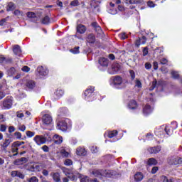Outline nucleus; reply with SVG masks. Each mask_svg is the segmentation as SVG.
Returning <instances> with one entry per match:
<instances>
[{
    "mask_svg": "<svg viewBox=\"0 0 182 182\" xmlns=\"http://www.w3.org/2000/svg\"><path fill=\"white\" fill-rule=\"evenodd\" d=\"M109 85L112 87H114V89L122 90L127 87L129 81L126 79H123V77L119 75H116L111 78Z\"/></svg>",
    "mask_w": 182,
    "mask_h": 182,
    "instance_id": "nucleus-1",
    "label": "nucleus"
},
{
    "mask_svg": "<svg viewBox=\"0 0 182 182\" xmlns=\"http://www.w3.org/2000/svg\"><path fill=\"white\" fill-rule=\"evenodd\" d=\"M42 127L43 129H46L47 130H52V126H53V119H52V116L49 114H46L42 117Z\"/></svg>",
    "mask_w": 182,
    "mask_h": 182,
    "instance_id": "nucleus-2",
    "label": "nucleus"
},
{
    "mask_svg": "<svg viewBox=\"0 0 182 182\" xmlns=\"http://www.w3.org/2000/svg\"><path fill=\"white\" fill-rule=\"evenodd\" d=\"M95 92V87H88L84 92L83 97L87 102H93L96 100V94Z\"/></svg>",
    "mask_w": 182,
    "mask_h": 182,
    "instance_id": "nucleus-3",
    "label": "nucleus"
},
{
    "mask_svg": "<svg viewBox=\"0 0 182 182\" xmlns=\"http://www.w3.org/2000/svg\"><path fill=\"white\" fill-rule=\"evenodd\" d=\"M93 176L95 177H99V178H102V177H112L113 176V171L112 170H99L95 169L92 171Z\"/></svg>",
    "mask_w": 182,
    "mask_h": 182,
    "instance_id": "nucleus-4",
    "label": "nucleus"
},
{
    "mask_svg": "<svg viewBox=\"0 0 182 182\" xmlns=\"http://www.w3.org/2000/svg\"><path fill=\"white\" fill-rule=\"evenodd\" d=\"M68 124H70V119L65 118L57 123V129L58 130H61V132H66L68 130Z\"/></svg>",
    "mask_w": 182,
    "mask_h": 182,
    "instance_id": "nucleus-5",
    "label": "nucleus"
},
{
    "mask_svg": "<svg viewBox=\"0 0 182 182\" xmlns=\"http://www.w3.org/2000/svg\"><path fill=\"white\" fill-rule=\"evenodd\" d=\"M14 105V97H6L4 101L3 102V107L5 110H9Z\"/></svg>",
    "mask_w": 182,
    "mask_h": 182,
    "instance_id": "nucleus-6",
    "label": "nucleus"
},
{
    "mask_svg": "<svg viewBox=\"0 0 182 182\" xmlns=\"http://www.w3.org/2000/svg\"><path fill=\"white\" fill-rule=\"evenodd\" d=\"M154 133L157 137H159V139H164V137H166L164 126L156 128Z\"/></svg>",
    "mask_w": 182,
    "mask_h": 182,
    "instance_id": "nucleus-7",
    "label": "nucleus"
},
{
    "mask_svg": "<svg viewBox=\"0 0 182 182\" xmlns=\"http://www.w3.org/2000/svg\"><path fill=\"white\" fill-rule=\"evenodd\" d=\"M63 95H65V91H63V90L57 89L52 96V100H59V99H60Z\"/></svg>",
    "mask_w": 182,
    "mask_h": 182,
    "instance_id": "nucleus-8",
    "label": "nucleus"
},
{
    "mask_svg": "<svg viewBox=\"0 0 182 182\" xmlns=\"http://www.w3.org/2000/svg\"><path fill=\"white\" fill-rule=\"evenodd\" d=\"M119 70H120V65L115 63L112 65V68L108 69V73H109V75H116Z\"/></svg>",
    "mask_w": 182,
    "mask_h": 182,
    "instance_id": "nucleus-9",
    "label": "nucleus"
},
{
    "mask_svg": "<svg viewBox=\"0 0 182 182\" xmlns=\"http://www.w3.org/2000/svg\"><path fill=\"white\" fill-rule=\"evenodd\" d=\"M34 141L36 143V144H38V146H41L46 143V139L41 135H36L34 137Z\"/></svg>",
    "mask_w": 182,
    "mask_h": 182,
    "instance_id": "nucleus-10",
    "label": "nucleus"
},
{
    "mask_svg": "<svg viewBox=\"0 0 182 182\" xmlns=\"http://www.w3.org/2000/svg\"><path fill=\"white\" fill-rule=\"evenodd\" d=\"M169 164H172L173 166H177V164H181L182 163V158L178 156L172 157L169 159L168 161Z\"/></svg>",
    "mask_w": 182,
    "mask_h": 182,
    "instance_id": "nucleus-11",
    "label": "nucleus"
},
{
    "mask_svg": "<svg viewBox=\"0 0 182 182\" xmlns=\"http://www.w3.org/2000/svg\"><path fill=\"white\" fill-rule=\"evenodd\" d=\"M37 72L40 75V76H48V73H49V70H48V68L43 66L38 67Z\"/></svg>",
    "mask_w": 182,
    "mask_h": 182,
    "instance_id": "nucleus-12",
    "label": "nucleus"
},
{
    "mask_svg": "<svg viewBox=\"0 0 182 182\" xmlns=\"http://www.w3.org/2000/svg\"><path fill=\"white\" fill-rule=\"evenodd\" d=\"M13 52L14 55L18 58L22 56V49H21V46H19V45H14L13 46Z\"/></svg>",
    "mask_w": 182,
    "mask_h": 182,
    "instance_id": "nucleus-13",
    "label": "nucleus"
},
{
    "mask_svg": "<svg viewBox=\"0 0 182 182\" xmlns=\"http://www.w3.org/2000/svg\"><path fill=\"white\" fill-rule=\"evenodd\" d=\"M41 166L37 164H33V165H30L28 168V171H31L32 173H35L36 171H41Z\"/></svg>",
    "mask_w": 182,
    "mask_h": 182,
    "instance_id": "nucleus-14",
    "label": "nucleus"
},
{
    "mask_svg": "<svg viewBox=\"0 0 182 182\" xmlns=\"http://www.w3.org/2000/svg\"><path fill=\"white\" fill-rule=\"evenodd\" d=\"M154 108L151 107L149 105H146L143 108V114L144 116H149V114H151L153 112Z\"/></svg>",
    "mask_w": 182,
    "mask_h": 182,
    "instance_id": "nucleus-15",
    "label": "nucleus"
},
{
    "mask_svg": "<svg viewBox=\"0 0 182 182\" xmlns=\"http://www.w3.org/2000/svg\"><path fill=\"white\" fill-rule=\"evenodd\" d=\"M91 26H92L95 31L100 35H102V33H103V30H102V27L99 26V23H97V22H92L91 23Z\"/></svg>",
    "mask_w": 182,
    "mask_h": 182,
    "instance_id": "nucleus-16",
    "label": "nucleus"
},
{
    "mask_svg": "<svg viewBox=\"0 0 182 182\" xmlns=\"http://www.w3.org/2000/svg\"><path fill=\"white\" fill-rule=\"evenodd\" d=\"M35 86H36V82L33 80H28L26 83V90H33Z\"/></svg>",
    "mask_w": 182,
    "mask_h": 182,
    "instance_id": "nucleus-17",
    "label": "nucleus"
},
{
    "mask_svg": "<svg viewBox=\"0 0 182 182\" xmlns=\"http://www.w3.org/2000/svg\"><path fill=\"white\" fill-rule=\"evenodd\" d=\"M149 153L150 154H157L159 151H161V146H154L148 149Z\"/></svg>",
    "mask_w": 182,
    "mask_h": 182,
    "instance_id": "nucleus-18",
    "label": "nucleus"
},
{
    "mask_svg": "<svg viewBox=\"0 0 182 182\" xmlns=\"http://www.w3.org/2000/svg\"><path fill=\"white\" fill-rule=\"evenodd\" d=\"M98 62L100 66H102V68H107V66H109V60L106 58H100Z\"/></svg>",
    "mask_w": 182,
    "mask_h": 182,
    "instance_id": "nucleus-19",
    "label": "nucleus"
},
{
    "mask_svg": "<svg viewBox=\"0 0 182 182\" xmlns=\"http://www.w3.org/2000/svg\"><path fill=\"white\" fill-rule=\"evenodd\" d=\"M53 139L55 144H62L63 143V138L58 134H55Z\"/></svg>",
    "mask_w": 182,
    "mask_h": 182,
    "instance_id": "nucleus-20",
    "label": "nucleus"
},
{
    "mask_svg": "<svg viewBox=\"0 0 182 182\" xmlns=\"http://www.w3.org/2000/svg\"><path fill=\"white\" fill-rule=\"evenodd\" d=\"M146 42H147V39L146 38V36H143L141 38L136 40L135 45L137 46V48H139L140 45H144Z\"/></svg>",
    "mask_w": 182,
    "mask_h": 182,
    "instance_id": "nucleus-21",
    "label": "nucleus"
},
{
    "mask_svg": "<svg viewBox=\"0 0 182 182\" xmlns=\"http://www.w3.org/2000/svg\"><path fill=\"white\" fill-rule=\"evenodd\" d=\"M76 154L77 156H86V154H87V151H86L85 148L80 146L76 149Z\"/></svg>",
    "mask_w": 182,
    "mask_h": 182,
    "instance_id": "nucleus-22",
    "label": "nucleus"
},
{
    "mask_svg": "<svg viewBox=\"0 0 182 182\" xmlns=\"http://www.w3.org/2000/svg\"><path fill=\"white\" fill-rule=\"evenodd\" d=\"M99 4H100V1L99 0H92L90 3V6L93 9H97V11H100V9H99Z\"/></svg>",
    "mask_w": 182,
    "mask_h": 182,
    "instance_id": "nucleus-23",
    "label": "nucleus"
},
{
    "mask_svg": "<svg viewBox=\"0 0 182 182\" xmlns=\"http://www.w3.org/2000/svg\"><path fill=\"white\" fill-rule=\"evenodd\" d=\"M86 26L83 24H78L77 26V33H80L81 35L86 32Z\"/></svg>",
    "mask_w": 182,
    "mask_h": 182,
    "instance_id": "nucleus-24",
    "label": "nucleus"
},
{
    "mask_svg": "<svg viewBox=\"0 0 182 182\" xmlns=\"http://www.w3.org/2000/svg\"><path fill=\"white\" fill-rule=\"evenodd\" d=\"M50 176L55 182H62V181H60V174L59 173L52 172L50 173Z\"/></svg>",
    "mask_w": 182,
    "mask_h": 182,
    "instance_id": "nucleus-25",
    "label": "nucleus"
},
{
    "mask_svg": "<svg viewBox=\"0 0 182 182\" xmlns=\"http://www.w3.org/2000/svg\"><path fill=\"white\" fill-rule=\"evenodd\" d=\"M22 144L20 141H16L12 144L11 151L12 153H18V147Z\"/></svg>",
    "mask_w": 182,
    "mask_h": 182,
    "instance_id": "nucleus-26",
    "label": "nucleus"
},
{
    "mask_svg": "<svg viewBox=\"0 0 182 182\" xmlns=\"http://www.w3.org/2000/svg\"><path fill=\"white\" fill-rule=\"evenodd\" d=\"M134 178L135 181L140 182L141 180H143V178H144V176L141 172H136L134 174Z\"/></svg>",
    "mask_w": 182,
    "mask_h": 182,
    "instance_id": "nucleus-27",
    "label": "nucleus"
},
{
    "mask_svg": "<svg viewBox=\"0 0 182 182\" xmlns=\"http://www.w3.org/2000/svg\"><path fill=\"white\" fill-rule=\"evenodd\" d=\"M164 130L165 132V136L166 134V136H171V134H173V131L174 129H173V128H171L170 126H164Z\"/></svg>",
    "mask_w": 182,
    "mask_h": 182,
    "instance_id": "nucleus-28",
    "label": "nucleus"
},
{
    "mask_svg": "<svg viewBox=\"0 0 182 182\" xmlns=\"http://www.w3.org/2000/svg\"><path fill=\"white\" fill-rule=\"evenodd\" d=\"M128 107L130 110L137 109V102L135 100H131L128 104Z\"/></svg>",
    "mask_w": 182,
    "mask_h": 182,
    "instance_id": "nucleus-29",
    "label": "nucleus"
},
{
    "mask_svg": "<svg viewBox=\"0 0 182 182\" xmlns=\"http://www.w3.org/2000/svg\"><path fill=\"white\" fill-rule=\"evenodd\" d=\"M87 42H88V43H95V42H96L95 34H89L87 37Z\"/></svg>",
    "mask_w": 182,
    "mask_h": 182,
    "instance_id": "nucleus-30",
    "label": "nucleus"
},
{
    "mask_svg": "<svg viewBox=\"0 0 182 182\" xmlns=\"http://www.w3.org/2000/svg\"><path fill=\"white\" fill-rule=\"evenodd\" d=\"M41 23L43 25H49L50 23V18L49 16H46L41 19Z\"/></svg>",
    "mask_w": 182,
    "mask_h": 182,
    "instance_id": "nucleus-31",
    "label": "nucleus"
},
{
    "mask_svg": "<svg viewBox=\"0 0 182 182\" xmlns=\"http://www.w3.org/2000/svg\"><path fill=\"white\" fill-rule=\"evenodd\" d=\"M156 87L159 89L160 87V85L157 84V80H154L151 86L149 87V91L151 92L152 90H154Z\"/></svg>",
    "mask_w": 182,
    "mask_h": 182,
    "instance_id": "nucleus-32",
    "label": "nucleus"
},
{
    "mask_svg": "<svg viewBox=\"0 0 182 182\" xmlns=\"http://www.w3.org/2000/svg\"><path fill=\"white\" fill-rule=\"evenodd\" d=\"M146 164L148 166H156L157 164V160L154 158H150L148 159Z\"/></svg>",
    "mask_w": 182,
    "mask_h": 182,
    "instance_id": "nucleus-33",
    "label": "nucleus"
},
{
    "mask_svg": "<svg viewBox=\"0 0 182 182\" xmlns=\"http://www.w3.org/2000/svg\"><path fill=\"white\" fill-rule=\"evenodd\" d=\"M16 73V70L14 67H11L9 70H7V73L9 76H14V75H15Z\"/></svg>",
    "mask_w": 182,
    "mask_h": 182,
    "instance_id": "nucleus-34",
    "label": "nucleus"
},
{
    "mask_svg": "<svg viewBox=\"0 0 182 182\" xmlns=\"http://www.w3.org/2000/svg\"><path fill=\"white\" fill-rule=\"evenodd\" d=\"M16 6H15V4L10 2L9 3L8 6H7V9L6 11L8 12H11V11H14Z\"/></svg>",
    "mask_w": 182,
    "mask_h": 182,
    "instance_id": "nucleus-35",
    "label": "nucleus"
},
{
    "mask_svg": "<svg viewBox=\"0 0 182 182\" xmlns=\"http://www.w3.org/2000/svg\"><path fill=\"white\" fill-rule=\"evenodd\" d=\"M135 87H137V89H141L143 87V85L141 84V81L139 79H136L135 81Z\"/></svg>",
    "mask_w": 182,
    "mask_h": 182,
    "instance_id": "nucleus-36",
    "label": "nucleus"
},
{
    "mask_svg": "<svg viewBox=\"0 0 182 182\" xmlns=\"http://www.w3.org/2000/svg\"><path fill=\"white\" fill-rule=\"evenodd\" d=\"M117 136V130L111 131L108 133V137L109 139H113V137H116Z\"/></svg>",
    "mask_w": 182,
    "mask_h": 182,
    "instance_id": "nucleus-37",
    "label": "nucleus"
},
{
    "mask_svg": "<svg viewBox=\"0 0 182 182\" xmlns=\"http://www.w3.org/2000/svg\"><path fill=\"white\" fill-rule=\"evenodd\" d=\"M66 110H68L66 107L60 108L58 116H63V114H66Z\"/></svg>",
    "mask_w": 182,
    "mask_h": 182,
    "instance_id": "nucleus-38",
    "label": "nucleus"
},
{
    "mask_svg": "<svg viewBox=\"0 0 182 182\" xmlns=\"http://www.w3.org/2000/svg\"><path fill=\"white\" fill-rule=\"evenodd\" d=\"M171 76L173 79H178V77H180V75H178V72L175 70L171 71Z\"/></svg>",
    "mask_w": 182,
    "mask_h": 182,
    "instance_id": "nucleus-39",
    "label": "nucleus"
},
{
    "mask_svg": "<svg viewBox=\"0 0 182 182\" xmlns=\"http://www.w3.org/2000/svg\"><path fill=\"white\" fill-rule=\"evenodd\" d=\"M79 49H80V47H75L73 49H70V52L71 53H73V55H77V53H80Z\"/></svg>",
    "mask_w": 182,
    "mask_h": 182,
    "instance_id": "nucleus-40",
    "label": "nucleus"
},
{
    "mask_svg": "<svg viewBox=\"0 0 182 182\" xmlns=\"http://www.w3.org/2000/svg\"><path fill=\"white\" fill-rule=\"evenodd\" d=\"M9 144H11V139H6L2 144V147L4 149H6V147H8V146H9Z\"/></svg>",
    "mask_w": 182,
    "mask_h": 182,
    "instance_id": "nucleus-41",
    "label": "nucleus"
},
{
    "mask_svg": "<svg viewBox=\"0 0 182 182\" xmlns=\"http://www.w3.org/2000/svg\"><path fill=\"white\" fill-rule=\"evenodd\" d=\"M28 182H39V179L36 176H32L27 179Z\"/></svg>",
    "mask_w": 182,
    "mask_h": 182,
    "instance_id": "nucleus-42",
    "label": "nucleus"
},
{
    "mask_svg": "<svg viewBox=\"0 0 182 182\" xmlns=\"http://www.w3.org/2000/svg\"><path fill=\"white\" fill-rule=\"evenodd\" d=\"M129 76L131 77V80H134L136 79V73H134V70H129Z\"/></svg>",
    "mask_w": 182,
    "mask_h": 182,
    "instance_id": "nucleus-43",
    "label": "nucleus"
},
{
    "mask_svg": "<svg viewBox=\"0 0 182 182\" xmlns=\"http://www.w3.org/2000/svg\"><path fill=\"white\" fill-rule=\"evenodd\" d=\"M60 154L63 156V157H68L69 156V152L66 151L65 149H61Z\"/></svg>",
    "mask_w": 182,
    "mask_h": 182,
    "instance_id": "nucleus-44",
    "label": "nucleus"
},
{
    "mask_svg": "<svg viewBox=\"0 0 182 182\" xmlns=\"http://www.w3.org/2000/svg\"><path fill=\"white\" fill-rule=\"evenodd\" d=\"M108 14H110L111 15H116V14H117V10L113 8H109L108 9Z\"/></svg>",
    "mask_w": 182,
    "mask_h": 182,
    "instance_id": "nucleus-45",
    "label": "nucleus"
},
{
    "mask_svg": "<svg viewBox=\"0 0 182 182\" xmlns=\"http://www.w3.org/2000/svg\"><path fill=\"white\" fill-rule=\"evenodd\" d=\"M90 178L89 176H82L80 177V182H89Z\"/></svg>",
    "mask_w": 182,
    "mask_h": 182,
    "instance_id": "nucleus-46",
    "label": "nucleus"
},
{
    "mask_svg": "<svg viewBox=\"0 0 182 182\" xmlns=\"http://www.w3.org/2000/svg\"><path fill=\"white\" fill-rule=\"evenodd\" d=\"M119 38L124 41V39H127V34L126 33H121L119 34Z\"/></svg>",
    "mask_w": 182,
    "mask_h": 182,
    "instance_id": "nucleus-47",
    "label": "nucleus"
},
{
    "mask_svg": "<svg viewBox=\"0 0 182 182\" xmlns=\"http://www.w3.org/2000/svg\"><path fill=\"white\" fill-rule=\"evenodd\" d=\"M64 164L65 166H72V164H73V161H72V159H65Z\"/></svg>",
    "mask_w": 182,
    "mask_h": 182,
    "instance_id": "nucleus-48",
    "label": "nucleus"
},
{
    "mask_svg": "<svg viewBox=\"0 0 182 182\" xmlns=\"http://www.w3.org/2000/svg\"><path fill=\"white\" fill-rule=\"evenodd\" d=\"M177 127H178V124H177V122L173 121L171 122V129L173 130H176V129H177Z\"/></svg>",
    "mask_w": 182,
    "mask_h": 182,
    "instance_id": "nucleus-49",
    "label": "nucleus"
},
{
    "mask_svg": "<svg viewBox=\"0 0 182 182\" xmlns=\"http://www.w3.org/2000/svg\"><path fill=\"white\" fill-rule=\"evenodd\" d=\"M92 153H97L99 151V148L96 146H92L90 147Z\"/></svg>",
    "mask_w": 182,
    "mask_h": 182,
    "instance_id": "nucleus-50",
    "label": "nucleus"
},
{
    "mask_svg": "<svg viewBox=\"0 0 182 182\" xmlns=\"http://www.w3.org/2000/svg\"><path fill=\"white\" fill-rule=\"evenodd\" d=\"M26 134L27 136V137H33V136H35V132H31V131H27L26 132Z\"/></svg>",
    "mask_w": 182,
    "mask_h": 182,
    "instance_id": "nucleus-51",
    "label": "nucleus"
},
{
    "mask_svg": "<svg viewBox=\"0 0 182 182\" xmlns=\"http://www.w3.org/2000/svg\"><path fill=\"white\" fill-rule=\"evenodd\" d=\"M71 6H78L79 5V0H73L70 3Z\"/></svg>",
    "mask_w": 182,
    "mask_h": 182,
    "instance_id": "nucleus-52",
    "label": "nucleus"
},
{
    "mask_svg": "<svg viewBox=\"0 0 182 182\" xmlns=\"http://www.w3.org/2000/svg\"><path fill=\"white\" fill-rule=\"evenodd\" d=\"M0 132H2L3 133H5V132H6V125L1 124L0 125Z\"/></svg>",
    "mask_w": 182,
    "mask_h": 182,
    "instance_id": "nucleus-53",
    "label": "nucleus"
},
{
    "mask_svg": "<svg viewBox=\"0 0 182 182\" xmlns=\"http://www.w3.org/2000/svg\"><path fill=\"white\" fill-rule=\"evenodd\" d=\"M28 18H36V14L33 12H28L27 13Z\"/></svg>",
    "mask_w": 182,
    "mask_h": 182,
    "instance_id": "nucleus-54",
    "label": "nucleus"
},
{
    "mask_svg": "<svg viewBox=\"0 0 182 182\" xmlns=\"http://www.w3.org/2000/svg\"><path fill=\"white\" fill-rule=\"evenodd\" d=\"M146 140H153V134L151 133L146 134Z\"/></svg>",
    "mask_w": 182,
    "mask_h": 182,
    "instance_id": "nucleus-55",
    "label": "nucleus"
},
{
    "mask_svg": "<svg viewBox=\"0 0 182 182\" xmlns=\"http://www.w3.org/2000/svg\"><path fill=\"white\" fill-rule=\"evenodd\" d=\"M16 177H18V178H21L22 180H23V178H25V175H23V173L17 171V176Z\"/></svg>",
    "mask_w": 182,
    "mask_h": 182,
    "instance_id": "nucleus-56",
    "label": "nucleus"
},
{
    "mask_svg": "<svg viewBox=\"0 0 182 182\" xmlns=\"http://www.w3.org/2000/svg\"><path fill=\"white\" fill-rule=\"evenodd\" d=\"M14 136H15L16 139H18L22 138V134H21V132H15Z\"/></svg>",
    "mask_w": 182,
    "mask_h": 182,
    "instance_id": "nucleus-57",
    "label": "nucleus"
},
{
    "mask_svg": "<svg viewBox=\"0 0 182 182\" xmlns=\"http://www.w3.org/2000/svg\"><path fill=\"white\" fill-rule=\"evenodd\" d=\"M6 21H8V18H2L1 20H0V26H4L5 25V23H6Z\"/></svg>",
    "mask_w": 182,
    "mask_h": 182,
    "instance_id": "nucleus-58",
    "label": "nucleus"
},
{
    "mask_svg": "<svg viewBox=\"0 0 182 182\" xmlns=\"http://www.w3.org/2000/svg\"><path fill=\"white\" fill-rule=\"evenodd\" d=\"M148 54H149V48L147 47L144 48L143 55L147 56Z\"/></svg>",
    "mask_w": 182,
    "mask_h": 182,
    "instance_id": "nucleus-59",
    "label": "nucleus"
},
{
    "mask_svg": "<svg viewBox=\"0 0 182 182\" xmlns=\"http://www.w3.org/2000/svg\"><path fill=\"white\" fill-rule=\"evenodd\" d=\"M157 171H159V167L157 166H154L152 168V170H151V173L152 174H156L157 173Z\"/></svg>",
    "mask_w": 182,
    "mask_h": 182,
    "instance_id": "nucleus-60",
    "label": "nucleus"
},
{
    "mask_svg": "<svg viewBox=\"0 0 182 182\" xmlns=\"http://www.w3.org/2000/svg\"><path fill=\"white\" fill-rule=\"evenodd\" d=\"M18 130H20V132H25V130H26V127L25 125H20L18 127Z\"/></svg>",
    "mask_w": 182,
    "mask_h": 182,
    "instance_id": "nucleus-61",
    "label": "nucleus"
},
{
    "mask_svg": "<svg viewBox=\"0 0 182 182\" xmlns=\"http://www.w3.org/2000/svg\"><path fill=\"white\" fill-rule=\"evenodd\" d=\"M12 58H6L4 63H12Z\"/></svg>",
    "mask_w": 182,
    "mask_h": 182,
    "instance_id": "nucleus-62",
    "label": "nucleus"
},
{
    "mask_svg": "<svg viewBox=\"0 0 182 182\" xmlns=\"http://www.w3.org/2000/svg\"><path fill=\"white\" fill-rule=\"evenodd\" d=\"M5 56L0 55V63H5Z\"/></svg>",
    "mask_w": 182,
    "mask_h": 182,
    "instance_id": "nucleus-63",
    "label": "nucleus"
},
{
    "mask_svg": "<svg viewBox=\"0 0 182 182\" xmlns=\"http://www.w3.org/2000/svg\"><path fill=\"white\" fill-rule=\"evenodd\" d=\"M14 132H15V127L10 126L9 127V133H14Z\"/></svg>",
    "mask_w": 182,
    "mask_h": 182,
    "instance_id": "nucleus-64",
    "label": "nucleus"
}]
</instances>
